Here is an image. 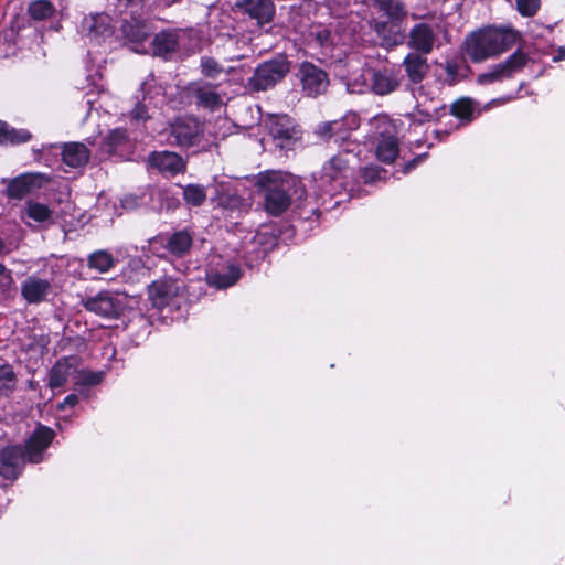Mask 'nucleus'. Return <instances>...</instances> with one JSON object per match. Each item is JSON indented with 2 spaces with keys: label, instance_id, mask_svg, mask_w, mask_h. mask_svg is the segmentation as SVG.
Instances as JSON below:
<instances>
[{
  "label": "nucleus",
  "instance_id": "f257e3e1",
  "mask_svg": "<svg viewBox=\"0 0 565 565\" xmlns=\"http://www.w3.org/2000/svg\"><path fill=\"white\" fill-rule=\"evenodd\" d=\"M256 184L264 196L266 212L273 216L282 214L292 201L306 196V189L297 177L279 171L259 174Z\"/></svg>",
  "mask_w": 565,
  "mask_h": 565
},
{
  "label": "nucleus",
  "instance_id": "20e7f679",
  "mask_svg": "<svg viewBox=\"0 0 565 565\" xmlns=\"http://www.w3.org/2000/svg\"><path fill=\"white\" fill-rule=\"evenodd\" d=\"M290 71V63L285 55H277L259 64L247 85L253 92H265L282 81Z\"/></svg>",
  "mask_w": 565,
  "mask_h": 565
},
{
  "label": "nucleus",
  "instance_id": "a18cd8bd",
  "mask_svg": "<svg viewBox=\"0 0 565 565\" xmlns=\"http://www.w3.org/2000/svg\"><path fill=\"white\" fill-rule=\"evenodd\" d=\"M78 403V396L75 394H70L64 398L62 403L58 404L57 408L60 411H64L66 407H74Z\"/></svg>",
  "mask_w": 565,
  "mask_h": 565
},
{
  "label": "nucleus",
  "instance_id": "412c9836",
  "mask_svg": "<svg viewBox=\"0 0 565 565\" xmlns=\"http://www.w3.org/2000/svg\"><path fill=\"white\" fill-rule=\"evenodd\" d=\"M76 358L68 356L58 360L50 371L49 386L54 390L63 386L76 372Z\"/></svg>",
  "mask_w": 565,
  "mask_h": 565
},
{
  "label": "nucleus",
  "instance_id": "603ef678",
  "mask_svg": "<svg viewBox=\"0 0 565 565\" xmlns=\"http://www.w3.org/2000/svg\"><path fill=\"white\" fill-rule=\"evenodd\" d=\"M414 163H415V161H412V162L407 163V164L405 166V170H404V172H405V173H406V172H408V171L413 168Z\"/></svg>",
  "mask_w": 565,
  "mask_h": 565
},
{
  "label": "nucleus",
  "instance_id": "5701e85b",
  "mask_svg": "<svg viewBox=\"0 0 565 565\" xmlns=\"http://www.w3.org/2000/svg\"><path fill=\"white\" fill-rule=\"evenodd\" d=\"M241 277V269L234 264L228 265L224 271H212L207 274V282L218 289L233 286Z\"/></svg>",
  "mask_w": 565,
  "mask_h": 565
},
{
  "label": "nucleus",
  "instance_id": "ddd939ff",
  "mask_svg": "<svg viewBox=\"0 0 565 565\" xmlns=\"http://www.w3.org/2000/svg\"><path fill=\"white\" fill-rule=\"evenodd\" d=\"M28 460L20 446H8L0 451V475L8 480H15Z\"/></svg>",
  "mask_w": 565,
  "mask_h": 565
},
{
  "label": "nucleus",
  "instance_id": "7ed1b4c3",
  "mask_svg": "<svg viewBox=\"0 0 565 565\" xmlns=\"http://www.w3.org/2000/svg\"><path fill=\"white\" fill-rule=\"evenodd\" d=\"M204 126L194 117H179L168 128L162 130L161 136L170 146L189 148L196 146L203 138Z\"/></svg>",
  "mask_w": 565,
  "mask_h": 565
},
{
  "label": "nucleus",
  "instance_id": "de8ad7c7",
  "mask_svg": "<svg viewBox=\"0 0 565 565\" xmlns=\"http://www.w3.org/2000/svg\"><path fill=\"white\" fill-rule=\"evenodd\" d=\"M331 125H333L332 129L334 130V137L339 136V138H344V121L343 120H333L331 121Z\"/></svg>",
  "mask_w": 565,
  "mask_h": 565
},
{
  "label": "nucleus",
  "instance_id": "aec40b11",
  "mask_svg": "<svg viewBox=\"0 0 565 565\" xmlns=\"http://www.w3.org/2000/svg\"><path fill=\"white\" fill-rule=\"evenodd\" d=\"M179 47V34L175 31H162L151 41V50L154 56L169 58Z\"/></svg>",
  "mask_w": 565,
  "mask_h": 565
},
{
  "label": "nucleus",
  "instance_id": "e433bc0d",
  "mask_svg": "<svg viewBox=\"0 0 565 565\" xmlns=\"http://www.w3.org/2000/svg\"><path fill=\"white\" fill-rule=\"evenodd\" d=\"M373 29L375 33L388 45L397 44L398 35L393 32V25L385 21H374Z\"/></svg>",
  "mask_w": 565,
  "mask_h": 565
},
{
  "label": "nucleus",
  "instance_id": "5fc2aeb1",
  "mask_svg": "<svg viewBox=\"0 0 565 565\" xmlns=\"http://www.w3.org/2000/svg\"><path fill=\"white\" fill-rule=\"evenodd\" d=\"M220 204H224L223 198L220 199Z\"/></svg>",
  "mask_w": 565,
  "mask_h": 565
},
{
  "label": "nucleus",
  "instance_id": "473e14b6",
  "mask_svg": "<svg viewBox=\"0 0 565 565\" xmlns=\"http://www.w3.org/2000/svg\"><path fill=\"white\" fill-rule=\"evenodd\" d=\"M28 11L34 20L42 21L53 15L54 7L47 0H36L30 3Z\"/></svg>",
  "mask_w": 565,
  "mask_h": 565
},
{
  "label": "nucleus",
  "instance_id": "a211bd4d",
  "mask_svg": "<svg viewBox=\"0 0 565 565\" xmlns=\"http://www.w3.org/2000/svg\"><path fill=\"white\" fill-rule=\"evenodd\" d=\"M426 56V54L412 51L404 57L402 66L411 84H419L427 76L429 64Z\"/></svg>",
  "mask_w": 565,
  "mask_h": 565
},
{
  "label": "nucleus",
  "instance_id": "8fccbe9b",
  "mask_svg": "<svg viewBox=\"0 0 565 565\" xmlns=\"http://www.w3.org/2000/svg\"><path fill=\"white\" fill-rule=\"evenodd\" d=\"M565 58V47H561L558 50V55L554 57L555 61H561Z\"/></svg>",
  "mask_w": 565,
  "mask_h": 565
},
{
  "label": "nucleus",
  "instance_id": "4468645a",
  "mask_svg": "<svg viewBox=\"0 0 565 565\" xmlns=\"http://www.w3.org/2000/svg\"><path fill=\"white\" fill-rule=\"evenodd\" d=\"M183 290V285L172 278L153 281L148 289L149 298L157 308L168 306Z\"/></svg>",
  "mask_w": 565,
  "mask_h": 565
},
{
  "label": "nucleus",
  "instance_id": "3c124183",
  "mask_svg": "<svg viewBox=\"0 0 565 565\" xmlns=\"http://www.w3.org/2000/svg\"><path fill=\"white\" fill-rule=\"evenodd\" d=\"M88 384L94 385L98 383V377L96 375H89L88 379L85 380Z\"/></svg>",
  "mask_w": 565,
  "mask_h": 565
},
{
  "label": "nucleus",
  "instance_id": "4be33fe9",
  "mask_svg": "<svg viewBox=\"0 0 565 565\" xmlns=\"http://www.w3.org/2000/svg\"><path fill=\"white\" fill-rule=\"evenodd\" d=\"M39 174H22L12 179L7 186V194L10 199L21 200L32 192V190L40 188Z\"/></svg>",
  "mask_w": 565,
  "mask_h": 565
},
{
  "label": "nucleus",
  "instance_id": "1a4fd4ad",
  "mask_svg": "<svg viewBox=\"0 0 565 565\" xmlns=\"http://www.w3.org/2000/svg\"><path fill=\"white\" fill-rule=\"evenodd\" d=\"M438 42L436 26L420 22L415 24L408 32L406 44L413 52L430 54Z\"/></svg>",
  "mask_w": 565,
  "mask_h": 565
},
{
  "label": "nucleus",
  "instance_id": "79ce46f5",
  "mask_svg": "<svg viewBox=\"0 0 565 565\" xmlns=\"http://www.w3.org/2000/svg\"><path fill=\"white\" fill-rule=\"evenodd\" d=\"M333 125L331 121L321 122L316 128V134L323 140H329L334 137V130L332 129Z\"/></svg>",
  "mask_w": 565,
  "mask_h": 565
},
{
  "label": "nucleus",
  "instance_id": "c85d7f7f",
  "mask_svg": "<svg viewBox=\"0 0 565 565\" xmlns=\"http://www.w3.org/2000/svg\"><path fill=\"white\" fill-rule=\"evenodd\" d=\"M191 245V235L185 231H180L170 237L167 247L172 254L182 256L190 249Z\"/></svg>",
  "mask_w": 565,
  "mask_h": 565
},
{
  "label": "nucleus",
  "instance_id": "b1692460",
  "mask_svg": "<svg viewBox=\"0 0 565 565\" xmlns=\"http://www.w3.org/2000/svg\"><path fill=\"white\" fill-rule=\"evenodd\" d=\"M89 151L85 145L79 142H72L64 146L63 161L65 164L77 168L88 162Z\"/></svg>",
  "mask_w": 565,
  "mask_h": 565
},
{
  "label": "nucleus",
  "instance_id": "49530a36",
  "mask_svg": "<svg viewBox=\"0 0 565 565\" xmlns=\"http://www.w3.org/2000/svg\"><path fill=\"white\" fill-rule=\"evenodd\" d=\"M121 203L125 209H135V207L139 206L138 198L134 196V195L125 196L122 199Z\"/></svg>",
  "mask_w": 565,
  "mask_h": 565
},
{
  "label": "nucleus",
  "instance_id": "393cba45",
  "mask_svg": "<svg viewBox=\"0 0 565 565\" xmlns=\"http://www.w3.org/2000/svg\"><path fill=\"white\" fill-rule=\"evenodd\" d=\"M82 28L92 38L107 36L111 33L109 17L106 14H95L85 18Z\"/></svg>",
  "mask_w": 565,
  "mask_h": 565
},
{
  "label": "nucleus",
  "instance_id": "f03ea898",
  "mask_svg": "<svg viewBox=\"0 0 565 565\" xmlns=\"http://www.w3.org/2000/svg\"><path fill=\"white\" fill-rule=\"evenodd\" d=\"M519 33L507 28H489L471 33L466 40V53L472 62H482L510 50Z\"/></svg>",
  "mask_w": 565,
  "mask_h": 565
},
{
  "label": "nucleus",
  "instance_id": "37998d69",
  "mask_svg": "<svg viewBox=\"0 0 565 565\" xmlns=\"http://www.w3.org/2000/svg\"><path fill=\"white\" fill-rule=\"evenodd\" d=\"M0 282L3 287L9 288L13 284L11 271L0 264Z\"/></svg>",
  "mask_w": 565,
  "mask_h": 565
},
{
  "label": "nucleus",
  "instance_id": "bb28decb",
  "mask_svg": "<svg viewBox=\"0 0 565 565\" xmlns=\"http://www.w3.org/2000/svg\"><path fill=\"white\" fill-rule=\"evenodd\" d=\"M372 3L392 21H401L406 17V10L399 0H372Z\"/></svg>",
  "mask_w": 565,
  "mask_h": 565
},
{
  "label": "nucleus",
  "instance_id": "864d4df0",
  "mask_svg": "<svg viewBox=\"0 0 565 565\" xmlns=\"http://www.w3.org/2000/svg\"><path fill=\"white\" fill-rule=\"evenodd\" d=\"M3 249H4V243H3L2 238L0 237V254L2 253Z\"/></svg>",
  "mask_w": 565,
  "mask_h": 565
},
{
  "label": "nucleus",
  "instance_id": "72a5a7b5",
  "mask_svg": "<svg viewBox=\"0 0 565 565\" xmlns=\"http://www.w3.org/2000/svg\"><path fill=\"white\" fill-rule=\"evenodd\" d=\"M25 212L30 218L39 223L50 221L52 216V211L46 205L32 201L28 202Z\"/></svg>",
  "mask_w": 565,
  "mask_h": 565
},
{
  "label": "nucleus",
  "instance_id": "2f4dec72",
  "mask_svg": "<svg viewBox=\"0 0 565 565\" xmlns=\"http://www.w3.org/2000/svg\"><path fill=\"white\" fill-rule=\"evenodd\" d=\"M114 264L113 256L104 250L95 252L88 258L89 267L97 269L99 273H107Z\"/></svg>",
  "mask_w": 565,
  "mask_h": 565
},
{
  "label": "nucleus",
  "instance_id": "6ab92c4d",
  "mask_svg": "<svg viewBox=\"0 0 565 565\" xmlns=\"http://www.w3.org/2000/svg\"><path fill=\"white\" fill-rule=\"evenodd\" d=\"M51 290V284L46 279L35 276L28 277L21 286L23 298L30 303L43 301Z\"/></svg>",
  "mask_w": 565,
  "mask_h": 565
},
{
  "label": "nucleus",
  "instance_id": "39448f33",
  "mask_svg": "<svg viewBox=\"0 0 565 565\" xmlns=\"http://www.w3.org/2000/svg\"><path fill=\"white\" fill-rule=\"evenodd\" d=\"M265 125L277 148L292 150L301 140L302 132L296 121L286 114H269Z\"/></svg>",
  "mask_w": 565,
  "mask_h": 565
},
{
  "label": "nucleus",
  "instance_id": "0eeeda50",
  "mask_svg": "<svg viewBox=\"0 0 565 565\" xmlns=\"http://www.w3.org/2000/svg\"><path fill=\"white\" fill-rule=\"evenodd\" d=\"M83 307L95 315L106 319L118 318L125 309L122 300L108 291L82 300Z\"/></svg>",
  "mask_w": 565,
  "mask_h": 565
},
{
  "label": "nucleus",
  "instance_id": "a878e982",
  "mask_svg": "<svg viewBox=\"0 0 565 565\" xmlns=\"http://www.w3.org/2000/svg\"><path fill=\"white\" fill-rule=\"evenodd\" d=\"M31 139V134L25 129H15L8 124L0 121V143L19 145Z\"/></svg>",
  "mask_w": 565,
  "mask_h": 565
},
{
  "label": "nucleus",
  "instance_id": "cd10ccee",
  "mask_svg": "<svg viewBox=\"0 0 565 565\" xmlns=\"http://www.w3.org/2000/svg\"><path fill=\"white\" fill-rule=\"evenodd\" d=\"M398 154V142L393 136L383 137L377 145L376 156L384 163H392Z\"/></svg>",
  "mask_w": 565,
  "mask_h": 565
},
{
  "label": "nucleus",
  "instance_id": "423d86ee",
  "mask_svg": "<svg viewBox=\"0 0 565 565\" xmlns=\"http://www.w3.org/2000/svg\"><path fill=\"white\" fill-rule=\"evenodd\" d=\"M529 56L521 50L515 51L504 62L495 64L488 72L478 76L479 84H490L503 78H510L520 72L529 62Z\"/></svg>",
  "mask_w": 565,
  "mask_h": 565
},
{
  "label": "nucleus",
  "instance_id": "58836bf2",
  "mask_svg": "<svg viewBox=\"0 0 565 565\" xmlns=\"http://www.w3.org/2000/svg\"><path fill=\"white\" fill-rule=\"evenodd\" d=\"M472 111H473V107H472L471 100L468 98H462V99L455 102L450 108V113L454 116H456L460 119H465V120H470V118L472 116Z\"/></svg>",
  "mask_w": 565,
  "mask_h": 565
},
{
  "label": "nucleus",
  "instance_id": "6e6552de",
  "mask_svg": "<svg viewBox=\"0 0 565 565\" xmlns=\"http://www.w3.org/2000/svg\"><path fill=\"white\" fill-rule=\"evenodd\" d=\"M299 78L302 92L308 97H317L327 92L329 86V77L326 71L318 67L311 62H303L299 67Z\"/></svg>",
  "mask_w": 565,
  "mask_h": 565
},
{
  "label": "nucleus",
  "instance_id": "f8f14e48",
  "mask_svg": "<svg viewBox=\"0 0 565 565\" xmlns=\"http://www.w3.org/2000/svg\"><path fill=\"white\" fill-rule=\"evenodd\" d=\"M55 433L52 428L39 425L25 443L24 454L28 461L38 463L43 460V454L50 446Z\"/></svg>",
  "mask_w": 565,
  "mask_h": 565
},
{
  "label": "nucleus",
  "instance_id": "f704fd0d",
  "mask_svg": "<svg viewBox=\"0 0 565 565\" xmlns=\"http://www.w3.org/2000/svg\"><path fill=\"white\" fill-rule=\"evenodd\" d=\"M129 142L128 135L125 129H114L105 138V143L109 152H115L124 148Z\"/></svg>",
  "mask_w": 565,
  "mask_h": 565
},
{
  "label": "nucleus",
  "instance_id": "f3484780",
  "mask_svg": "<svg viewBox=\"0 0 565 565\" xmlns=\"http://www.w3.org/2000/svg\"><path fill=\"white\" fill-rule=\"evenodd\" d=\"M402 83L397 71L391 68L373 70L371 75V89L379 96L395 92Z\"/></svg>",
  "mask_w": 565,
  "mask_h": 565
},
{
  "label": "nucleus",
  "instance_id": "ea45409f",
  "mask_svg": "<svg viewBox=\"0 0 565 565\" xmlns=\"http://www.w3.org/2000/svg\"><path fill=\"white\" fill-rule=\"evenodd\" d=\"M540 0H515V7L523 17H533L540 9Z\"/></svg>",
  "mask_w": 565,
  "mask_h": 565
},
{
  "label": "nucleus",
  "instance_id": "2eb2a0df",
  "mask_svg": "<svg viewBox=\"0 0 565 565\" xmlns=\"http://www.w3.org/2000/svg\"><path fill=\"white\" fill-rule=\"evenodd\" d=\"M121 32L135 52H148L145 50L143 43L150 38L152 30L147 21L138 20L135 18L125 20L121 24Z\"/></svg>",
  "mask_w": 565,
  "mask_h": 565
},
{
  "label": "nucleus",
  "instance_id": "9b49d317",
  "mask_svg": "<svg viewBox=\"0 0 565 565\" xmlns=\"http://www.w3.org/2000/svg\"><path fill=\"white\" fill-rule=\"evenodd\" d=\"M218 85L204 82H193L188 85L189 96L195 99L198 106L216 110L223 105L222 95L217 92Z\"/></svg>",
  "mask_w": 565,
  "mask_h": 565
},
{
  "label": "nucleus",
  "instance_id": "7c9ffc66",
  "mask_svg": "<svg viewBox=\"0 0 565 565\" xmlns=\"http://www.w3.org/2000/svg\"><path fill=\"white\" fill-rule=\"evenodd\" d=\"M183 199L192 206H201L206 200L205 188L200 184H188L183 186Z\"/></svg>",
  "mask_w": 565,
  "mask_h": 565
},
{
  "label": "nucleus",
  "instance_id": "09e8293b",
  "mask_svg": "<svg viewBox=\"0 0 565 565\" xmlns=\"http://www.w3.org/2000/svg\"><path fill=\"white\" fill-rule=\"evenodd\" d=\"M328 36H329V33L327 31L318 33V39L321 44H323V42L328 39Z\"/></svg>",
  "mask_w": 565,
  "mask_h": 565
},
{
  "label": "nucleus",
  "instance_id": "a19ab883",
  "mask_svg": "<svg viewBox=\"0 0 565 565\" xmlns=\"http://www.w3.org/2000/svg\"><path fill=\"white\" fill-rule=\"evenodd\" d=\"M386 171L376 166H369L363 168L362 178L365 183H374L377 180H382L384 177L382 175Z\"/></svg>",
  "mask_w": 565,
  "mask_h": 565
},
{
  "label": "nucleus",
  "instance_id": "c9c22d12",
  "mask_svg": "<svg viewBox=\"0 0 565 565\" xmlns=\"http://www.w3.org/2000/svg\"><path fill=\"white\" fill-rule=\"evenodd\" d=\"M347 168V161L341 157H332L322 168V178L335 180Z\"/></svg>",
  "mask_w": 565,
  "mask_h": 565
},
{
  "label": "nucleus",
  "instance_id": "c03bdc74",
  "mask_svg": "<svg viewBox=\"0 0 565 565\" xmlns=\"http://www.w3.org/2000/svg\"><path fill=\"white\" fill-rule=\"evenodd\" d=\"M131 115L136 120H146L148 118L147 108L143 104H137Z\"/></svg>",
  "mask_w": 565,
  "mask_h": 565
},
{
  "label": "nucleus",
  "instance_id": "dca6fc26",
  "mask_svg": "<svg viewBox=\"0 0 565 565\" xmlns=\"http://www.w3.org/2000/svg\"><path fill=\"white\" fill-rule=\"evenodd\" d=\"M148 163L159 172L170 175L183 173L186 169V161L172 151H153L148 157Z\"/></svg>",
  "mask_w": 565,
  "mask_h": 565
},
{
  "label": "nucleus",
  "instance_id": "c756f323",
  "mask_svg": "<svg viewBox=\"0 0 565 565\" xmlns=\"http://www.w3.org/2000/svg\"><path fill=\"white\" fill-rule=\"evenodd\" d=\"M17 375L10 365L0 367V396L10 395L17 386Z\"/></svg>",
  "mask_w": 565,
  "mask_h": 565
},
{
  "label": "nucleus",
  "instance_id": "4c0bfd02",
  "mask_svg": "<svg viewBox=\"0 0 565 565\" xmlns=\"http://www.w3.org/2000/svg\"><path fill=\"white\" fill-rule=\"evenodd\" d=\"M200 67L201 73L205 77L210 78L218 77L224 71L223 66L214 57L211 56H202L200 61Z\"/></svg>",
  "mask_w": 565,
  "mask_h": 565
},
{
  "label": "nucleus",
  "instance_id": "9d476101",
  "mask_svg": "<svg viewBox=\"0 0 565 565\" xmlns=\"http://www.w3.org/2000/svg\"><path fill=\"white\" fill-rule=\"evenodd\" d=\"M239 13L255 20L257 25L273 22L276 13L274 0H235Z\"/></svg>",
  "mask_w": 565,
  "mask_h": 565
}]
</instances>
